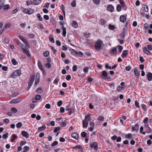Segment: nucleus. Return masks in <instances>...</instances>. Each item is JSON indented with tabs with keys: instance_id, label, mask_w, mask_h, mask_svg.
<instances>
[{
	"instance_id": "f257e3e1",
	"label": "nucleus",
	"mask_w": 152,
	"mask_h": 152,
	"mask_svg": "<svg viewBox=\"0 0 152 152\" xmlns=\"http://www.w3.org/2000/svg\"><path fill=\"white\" fill-rule=\"evenodd\" d=\"M102 42L100 40H97L95 45V48L97 50H99L102 47Z\"/></svg>"
},
{
	"instance_id": "f03ea898",
	"label": "nucleus",
	"mask_w": 152,
	"mask_h": 152,
	"mask_svg": "<svg viewBox=\"0 0 152 152\" xmlns=\"http://www.w3.org/2000/svg\"><path fill=\"white\" fill-rule=\"evenodd\" d=\"M98 144L96 142H90V147L91 148H94L95 151H97L98 149Z\"/></svg>"
},
{
	"instance_id": "7ed1b4c3",
	"label": "nucleus",
	"mask_w": 152,
	"mask_h": 152,
	"mask_svg": "<svg viewBox=\"0 0 152 152\" xmlns=\"http://www.w3.org/2000/svg\"><path fill=\"white\" fill-rule=\"evenodd\" d=\"M23 12L24 13L31 15L34 12V10L30 8L28 9L25 8L23 10Z\"/></svg>"
},
{
	"instance_id": "20e7f679",
	"label": "nucleus",
	"mask_w": 152,
	"mask_h": 152,
	"mask_svg": "<svg viewBox=\"0 0 152 152\" xmlns=\"http://www.w3.org/2000/svg\"><path fill=\"white\" fill-rule=\"evenodd\" d=\"M35 76L33 75L31 76L30 80L29 82L27 88L28 89H29L32 85L34 80Z\"/></svg>"
},
{
	"instance_id": "39448f33",
	"label": "nucleus",
	"mask_w": 152,
	"mask_h": 152,
	"mask_svg": "<svg viewBox=\"0 0 152 152\" xmlns=\"http://www.w3.org/2000/svg\"><path fill=\"white\" fill-rule=\"evenodd\" d=\"M21 101L19 99H12L10 102V104H16L19 102Z\"/></svg>"
},
{
	"instance_id": "423d86ee",
	"label": "nucleus",
	"mask_w": 152,
	"mask_h": 152,
	"mask_svg": "<svg viewBox=\"0 0 152 152\" xmlns=\"http://www.w3.org/2000/svg\"><path fill=\"white\" fill-rule=\"evenodd\" d=\"M107 72L105 71H103L102 72V74L100 75V76L104 78H106L108 79V77L107 76Z\"/></svg>"
},
{
	"instance_id": "0eeeda50",
	"label": "nucleus",
	"mask_w": 152,
	"mask_h": 152,
	"mask_svg": "<svg viewBox=\"0 0 152 152\" xmlns=\"http://www.w3.org/2000/svg\"><path fill=\"white\" fill-rule=\"evenodd\" d=\"M114 9V7L112 5H109L107 6V10L110 12H112Z\"/></svg>"
},
{
	"instance_id": "6e6552de",
	"label": "nucleus",
	"mask_w": 152,
	"mask_h": 152,
	"mask_svg": "<svg viewBox=\"0 0 152 152\" xmlns=\"http://www.w3.org/2000/svg\"><path fill=\"white\" fill-rule=\"evenodd\" d=\"M148 81H151L152 80V73L150 72H148L146 75Z\"/></svg>"
},
{
	"instance_id": "1a4fd4ad",
	"label": "nucleus",
	"mask_w": 152,
	"mask_h": 152,
	"mask_svg": "<svg viewBox=\"0 0 152 152\" xmlns=\"http://www.w3.org/2000/svg\"><path fill=\"white\" fill-rule=\"evenodd\" d=\"M22 50L28 56H31L29 53V50L28 49L26 50L24 48H22Z\"/></svg>"
},
{
	"instance_id": "9d476101",
	"label": "nucleus",
	"mask_w": 152,
	"mask_h": 152,
	"mask_svg": "<svg viewBox=\"0 0 152 152\" xmlns=\"http://www.w3.org/2000/svg\"><path fill=\"white\" fill-rule=\"evenodd\" d=\"M72 51L73 52L75 53H76V54L78 56L80 57H81L83 55V53L79 51L78 52H77L74 49H72Z\"/></svg>"
},
{
	"instance_id": "9b49d317",
	"label": "nucleus",
	"mask_w": 152,
	"mask_h": 152,
	"mask_svg": "<svg viewBox=\"0 0 152 152\" xmlns=\"http://www.w3.org/2000/svg\"><path fill=\"white\" fill-rule=\"evenodd\" d=\"M120 20L121 22L124 23L126 20V18L124 15H121L120 17Z\"/></svg>"
},
{
	"instance_id": "f8f14e48",
	"label": "nucleus",
	"mask_w": 152,
	"mask_h": 152,
	"mask_svg": "<svg viewBox=\"0 0 152 152\" xmlns=\"http://www.w3.org/2000/svg\"><path fill=\"white\" fill-rule=\"evenodd\" d=\"M21 134L23 136L26 138H28L29 137L28 133L25 131H23L21 132Z\"/></svg>"
},
{
	"instance_id": "ddd939ff",
	"label": "nucleus",
	"mask_w": 152,
	"mask_h": 152,
	"mask_svg": "<svg viewBox=\"0 0 152 152\" xmlns=\"http://www.w3.org/2000/svg\"><path fill=\"white\" fill-rule=\"evenodd\" d=\"M128 55V51L126 50H124L121 55V57L123 58L126 57Z\"/></svg>"
},
{
	"instance_id": "4468645a",
	"label": "nucleus",
	"mask_w": 152,
	"mask_h": 152,
	"mask_svg": "<svg viewBox=\"0 0 152 152\" xmlns=\"http://www.w3.org/2000/svg\"><path fill=\"white\" fill-rule=\"evenodd\" d=\"M134 74H135V75L136 76V77L137 78H138L139 77V72H138V71L137 70V68L136 67L134 68Z\"/></svg>"
},
{
	"instance_id": "2eb2a0df",
	"label": "nucleus",
	"mask_w": 152,
	"mask_h": 152,
	"mask_svg": "<svg viewBox=\"0 0 152 152\" xmlns=\"http://www.w3.org/2000/svg\"><path fill=\"white\" fill-rule=\"evenodd\" d=\"M83 122V127L84 128H86L88 124V121H85L84 120H83L82 121Z\"/></svg>"
},
{
	"instance_id": "dca6fc26",
	"label": "nucleus",
	"mask_w": 152,
	"mask_h": 152,
	"mask_svg": "<svg viewBox=\"0 0 152 152\" xmlns=\"http://www.w3.org/2000/svg\"><path fill=\"white\" fill-rule=\"evenodd\" d=\"M111 53L113 54H115L117 52V48H114L110 50Z\"/></svg>"
},
{
	"instance_id": "f3484780",
	"label": "nucleus",
	"mask_w": 152,
	"mask_h": 152,
	"mask_svg": "<svg viewBox=\"0 0 152 152\" xmlns=\"http://www.w3.org/2000/svg\"><path fill=\"white\" fill-rule=\"evenodd\" d=\"M143 51L144 53L147 55H150L151 54V52L148 50L146 47H144V48Z\"/></svg>"
},
{
	"instance_id": "a211bd4d",
	"label": "nucleus",
	"mask_w": 152,
	"mask_h": 152,
	"mask_svg": "<svg viewBox=\"0 0 152 152\" xmlns=\"http://www.w3.org/2000/svg\"><path fill=\"white\" fill-rule=\"evenodd\" d=\"M72 136L73 138L76 140L79 137L78 135L76 132L72 133Z\"/></svg>"
},
{
	"instance_id": "6ab92c4d",
	"label": "nucleus",
	"mask_w": 152,
	"mask_h": 152,
	"mask_svg": "<svg viewBox=\"0 0 152 152\" xmlns=\"http://www.w3.org/2000/svg\"><path fill=\"white\" fill-rule=\"evenodd\" d=\"M91 117L90 114H88L85 116V119L87 121H90L91 120Z\"/></svg>"
},
{
	"instance_id": "aec40b11",
	"label": "nucleus",
	"mask_w": 152,
	"mask_h": 152,
	"mask_svg": "<svg viewBox=\"0 0 152 152\" xmlns=\"http://www.w3.org/2000/svg\"><path fill=\"white\" fill-rule=\"evenodd\" d=\"M46 129V126L45 125L42 126L38 128L37 132H41L45 130Z\"/></svg>"
},
{
	"instance_id": "412c9836",
	"label": "nucleus",
	"mask_w": 152,
	"mask_h": 152,
	"mask_svg": "<svg viewBox=\"0 0 152 152\" xmlns=\"http://www.w3.org/2000/svg\"><path fill=\"white\" fill-rule=\"evenodd\" d=\"M18 137V136L15 134H13L12 135V138L11 140V142H13Z\"/></svg>"
},
{
	"instance_id": "4be33fe9",
	"label": "nucleus",
	"mask_w": 152,
	"mask_h": 152,
	"mask_svg": "<svg viewBox=\"0 0 152 152\" xmlns=\"http://www.w3.org/2000/svg\"><path fill=\"white\" fill-rule=\"evenodd\" d=\"M139 126L137 124H135L134 127L132 128V130L135 131H138L139 130Z\"/></svg>"
},
{
	"instance_id": "5701e85b",
	"label": "nucleus",
	"mask_w": 152,
	"mask_h": 152,
	"mask_svg": "<svg viewBox=\"0 0 152 152\" xmlns=\"http://www.w3.org/2000/svg\"><path fill=\"white\" fill-rule=\"evenodd\" d=\"M62 29L63 30L62 35L64 37H65L66 34V28L64 26H62Z\"/></svg>"
},
{
	"instance_id": "b1692460",
	"label": "nucleus",
	"mask_w": 152,
	"mask_h": 152,
	"mask_svg": "<svg viewBox=\"0 0 152 152\" xmlns=\"http://www.w3.org/2000/svg\"><path fill=\"white\" fill-rule=\"evenodd\" d=\"M125 137L126 138L131 139L133 138L132 134L131 133H129L126 135Z\"/></svg>"
},
{
	"instance_id": "393cba45",
	"label": "nucleus",
	"mask_w": 152,
	"mask_h": 152,
	"mask_svg": "<svg viewBox=\"0 0 152 152\" xmlns=\"http://www.w3.org/2000/svg\"><path fill=\"white\" fill-rule=\"evenodd\" d=\"M49 41H50L51 42L53 43L54 42V39L53 36L52 35H50L49 36Z\"/></svg>"
},
{
	"instance_id": "a878e982",
	"label": "nucleus",
	"mask_w": 152,
	"mask_h": 152,
	"mask_svg": "<svg viewBox=\"0 0 152 152\" xmlns=\"http://www.w3.org/2000/svg\"><path fill=\"white\" fill-rule=\"evenodd\" d=\"M72 26L74 28H76L78 26V24L75 21H72Z\"/></svg>"
},
{
	"instance_id": "bb28decb",
	"label": "nucleus",
	"mask_w": 152,
	"mask_h": 152,
	"mask_svg": "<svg viewBox=\"0 0 152 152\" xmlns=\"http://www.w3.org/2000/svg\"><path fill=\"white\" fill-rule=\"evenodd\" d=\"M106 23V21L104 19H101L100 21V23L102 25H104Z\"/></svg>"
},
{
	"instance_id": "cd10ccee",
	"label": "nucleus",
	"mask_w": 152,
	"mask_h": 152,
	"mask_svg": "<svg viewBox=\"0 0 152 152\" xmlns=\"http://www.w3.org/2000/svg\"><path fill=\"white\" fill-rule=\"evenodd\" d=\"M67 124V121L66 120H64L61 122V125L63 127H65L66 126Z\"/></svg>"
},
{
	"instance_id": "c85d7f7f",
	"label": "nucleus",
	"mask_w": 152,
	"mask_h": 152,
	"mask_svg": "<svg viewBox=\"0 0 152 152\" xmlns=\"http://www.w3.org/2000/svg\"><path fill=\"white\" fill-rule=\"evenodd\" d=\"M124 89V88L123 87L121 86H118L117 88V90L118 91H122Z\"/></svg>"
},
{
	"instance_id": "c756f323",
	"label": "nucleus",
	"mask_w": 152,
	"mask_h": 152,
	"mask_svg": "<svg viewBox=\"0 0 152 152\" xmlns=\"http://www.w3.org/2000/svg\"><path fill=\"white\" fill-rule=\"evenodd\" d=\"M19 39L22 40L23 42L24 43H25L26 41H27V40L26 39H25L23 37H22L21 36H19Z\"/></svg>"
},
{
	"instance_id": "7c9ffc66",
	"label": "nucleus",
	"mask_w": 152,
	"mask_h": 152,
	"mask_svg": "<svg viewBox=\"0 0 152 152\" xmlns=\"http://www.w3.org/2000/svg\"><path fill=\"white\" fill-rule=\"evenodd\" d=\"M143 6L144 8L145 11L146 12H148V6L144 4Z\"/></svg>"
},
{
	"instance_id": "2f4dec72",
	"label": "nucleus",
	"mask_w": 152,
	"mask_h": 152,
	"mask_svg": "<svg viewBox=\"0 0 152 152\" xmlns=\"http://www.w3.org/2000/svg\"><path fill=\"white\" fill-rule=\"evenodd\" d=\"M109 28L110 30H114L115 29V26L114 25H111L110 24L109 25Z\"/></svg>"
},
{
	"instance_id": "473e14b6",
	"label": "nucleus",
	"mask_w": 152,
	"mask_h": 152,
	"mask_svg": "<svg viewBox=\"0 0 152 152\" xmlns=\"http://www.w3.org/2000/svg\"><path fill=\"white\" fill-rule=\"evenodd\" d=\"M16 74L17 76H19L21 74V70L20 69H18L15 71Z\"/></svg>"
},
{
	"instance_id": "72a5a7b5",
	"label": "nucleus",
	"mask_w": 152,
	"mask_h": 152,
	"mask_svg": "<svg viewBox=\"0 0 152 152\" xmlns=\"http://www.w3.org/2000/svg\"><path fill=\"white\" fill-rule=\"evenodd\" d=\"M116 10L117 11L119 12L121 10V5L118 4L117 5Z\"/></svg>"
},
{
	"instance_id": "f704fd0d",
	"label": "nucleus",
	"mask_w": 152,
	"mask_h": 152,
	"mask_svg": "<svg viewBox=\"0 0 152 152\" xmlns=\"http://www.w3.org/2000/svg\"><path fill=\"white\" fill-rule=\"evenodd\" d=\"M82 148V146L81 145H77V146H76L75 147H74L72 148H74V149H75V150H77L78 148H79V149H81Z\"/></svg>"
},
{
	"instance_id": "c9c22d12",
	"label": "nucleus",
	"mask_w": 152,
	"mask_h": 152,
	"mask_svg": "<svg viewBox=\"0 0 152 152\" xmlns=\"http://www.w3.org/2000/svg\"><path fill=\"white\" fill-rule=\"evenodd\" d=\"M11 61L12 64L14 65H16L18 64L17 61L14 58L12 59Z\"/></svg>"
},
{
	"instance_id": "e433bc0d",
	"label": "nucleus",
	"mask_w": 152,
	"mask_h": 152,
	"mask_svg": "<svg viewBox=\"0 0 152 152\" xmlns=\"http://www.w3.org/2000/svg\"><path fill=\"white\" fill-rule=\"evenodd\" d=\"M37 17L39 20L40 21H42V18L41 17V16L40 13H38L37 15Z\"/></svg>"
},
{
	"instance_id": "4c0bfd02",
	"label": "nucleus",
	"mask_w": 152,
	"mask_h": 152,
	"mask_svg": "<svg viewBox=\"0 0 152 152\" xmlns=\"http://www.w3.org/2000/svg\"><path fill=\"white\" fill-rule=\"evenodd\" d=\"M86 133L84 132H82L81 134V136L82 137H85L86 136Z\"/></svg>"
},
{
	"instance_id": "58836bf2",
	"label": "nucleus",
	"mask_w": 152,
	"mask_h": 152,
	"mask_svg": "<svg viewBox=\"0 0 152 152\" xmlns=\"http://www.w3.org/2000/svg\"><path fill=\"white\" fill-rule=\"evenodd\" d=\"M22 126V124L20 122H18L16 124V127L17 128H19L21 127Z\"/></svg>"
},
{
	"instance_id": "ea45409f",
	"label": "nucleus",
	"mask_w": 152,
	"mask_h": 152,
	"mask_svg": "<svg viewBox=\"0 0 152 152\" xmlns=\"http://www.w3.org/2000/svg\"><path fill=\"white\" fill-rule=\"evenodd\" d=\"M36 91L37 93H41L42 92V88L40 87L39 88L37 89Z\"/></svg>"
},
{
	"instance_id": "a19ab883",
	"label": "nucleus",
	"mask_w": 152,
	"mask_h": 152,
	"mask_svg": "<svg viewBox=\"0 0 152 152\" xmlns=\"http://www.w3.org/2000/svg\"><path fill=\"white\" fill-rule=\"evenodd\" d=\"M93 2L96 4H99L100 2V0H93Z\"/></svg>"
},
{
	"instance_id": "79ce46f5",
	"label": "nucleus",
	"mask_w": 152,
	"mask_h": 152,
	"mask_svg": "<svg viewBox=\"0 0 152 152\" xmlns=\"http://www.w3.org/2000/svg\"><path fill=\"white\" fill-rule=\"evenodd\" d=\"M10 110L11 111L15 113H16L18 112L17 109L15 108H12Z\"/></svg>"
},
{
	"instance_id": "37998d69",
	"label": "nucleus",
	"mask_w": 152,
	"mask_h": 152,
	"mask_svg": "<svg viewBox=\"0 0 152 152\" xmlns=\"http://www.w3.org/2000/svg\"><path fill=\"white\" fill-rule=\"evenodd\" d=\"M27 5L28 6L29 5L32 4V3H35L32 1H26Z\"/></svg>"
},
{
	"instance_id": "c03bdc74",
	"label": "nucleus",
	"mask_w": 152,
	"mask_h": 152,
	"mask_svg": "<svg viewBox=\"0 0 152 152\" xmlns=\"http://www.w3.org/2000/svg\"><path fill=\"white\" fill-rule=\"evenodd\" d=\"M104 117L102 116H100L97 119L98 120L100 121H103L104 120Z\"/></svg>"
},
{
	"instance_id": "a18cd8bd",
	"label": "nucleus",
	"mask_w": 152,
	"mask_h": 152,
	"mask_svg": "<svg viewBox=\"0 0 152 152\" xmlns=\"http://www.w3.org/2000/svg\"><path fill=\"white\" fill-rule=\"evenodd\" d=\"M90 33H86L84 34V36L86 38H88L90 37Z\"/></svg>"
},
{
	"instance_id": "49530a36",
	"label": "nucleus",
	"mask_w": 152,
	"mask_h": 152,
	"mask_svg": "<svg viewBox=\"0 0 152 152\" xmlns=\"http://www.w3.org/2000/svg\"><path fill=\"white\" fill-rule=\"evenodd\" d=\"M41 97L40 95L37 94L36 96L35 99L36 100H39L41 99Z\"/></svg>"
},
{
	"instance_id": "de8ad7c7",
	"label": "nucleus",
	"mask_w": 152,
	"mask_h": 152,
	"mask_svg": "<svg viewBox=\"0 0 152 152\" xmlns=\"http://www.w3.org/2000/svg\"><path fill=\"white\" fill-rule=\"evenodd\" d=\"M77 67L76 65H74L72 67V70L74 72H76L77 71Z\"/></svg>"
},
{
	"instance_id": "09e8293b",
	"label": "nucleus",
	"mask_w": 152,
	"mask_h": 152,
	"mask_svg": "<svg viewBox=\"0 0 152 152\" xmlns=\"http://www.w3.org/2000/svg\"><path fill=\"white\" fill-rule=\"evenodd\" d=\"M60 129V127H56L54 130V132L55 133H56L58 131H59Z\"/></svg>"
},
{
	"instance_id": "8fccbe9b",
	"label": "nucleus",
	"mask_w": 152,
	"mask_h": 152,
	"mask_svg": "<svg viewBox=\"0 0 152 152\" xmlns=\"http://www.w3.org/2000/svg\"><path fill=\"white\" fill-rule=\"evenodd\" d=\"M123 49V48L122 47L121 45H119L118 46V51L120 53H121Z\"/></svg>"
},
{
	"instance_id": "3c124183",
	"label": "nucleus",
	"mask_w": 152,
	"mask_h": 152,
	"mask_svg": "<svg viewBox=\"0 0 152 152\" xmlns=\"http://www.w3.org/2000/svg\"><path fill=\"white\" fill-rule=\"evenodd\" d=\"M8 133H7L6 134H4L2 135V137L3 139H6L8 137Z\"/></svg>"
},
{
	"instance_id": "603ef678",
	"label": "nucleus",
	"mask_w": 152,
	"mask_h": 152,
	"mask_svg": "<svg viewBox=\"0 0 152 152\" xmlns=\"http://www.w3.org/2000/svg\"><path fill=\"white\" fill-rule=\"evenodd\" d=\"M62 104V102L61 100L57 102V104L58 106H61Z\"/></svg>"
},
{
	"instance_id": "864d4df0",
	"label": "nucleus",
	"mask_w": 152,
	"mask_h": 152,
	"mask_svg": "<svg viewBox=\"0 0 152 152\" xmlns=\"http://www.w3.org/2000/svg\"><path fill=\"white\" fill-rule=\"evenodd\" d=\"M147 132L148 133H150L152 131L151 129L149 126H148V128L147 129Z\"/></svg>"
},
{
	"instance_id": "5fc2aeb1",
	"label": "nucleus",
	"mask_w": 152,
	"mask_h": 152,
	"mask_svg": "<svg viewBox=\"0 0 152 152\" xmlns=\"http://www.w3.org/2000/svg\"><path fill=\"white\" fill-rule=\"evenodd\" d=\"M17 75L15 73V72H14L11 75V77L13 78H15V76H17Z\"/></svg>"
},
{
	"instance_id": "6e6d98bb",
	"label": "nucleus",
	"mask_w": 152,
	"mask_h": 152,
	"mask_svg": "<svg viewBox=\"0 0 152 152\" xmlns=\"http://www.w3.org/2000/svg\"><path fill=\"white\" fill-rule=\"evenodd\" d=\"M40 81V79L38 78H36L35 84L36 85H37L39 83Z\"/></svg>"
},
{
	"instance_id": "4d7b16f0",
	"label": "nucleus",
	"mask_w": 152,
	"mask_h": 152,
	"mask_svg": "<svg viewBox=\"0 0 152 152\" xmlns=\"http://www.w3.org/2000/svg\"><path fill=\"white\" fill-rule=\"evenodd\" d=\"M131 69V67L129 66H126L125 67V69L127 71H129Z\"/></svg>"
},
{
	"instance_id": "13d9d810",
	"label": "nucleus",
	"mask_w": 152,
	"mask_h": 152,
	"mask_svg": "<svg viewBox=\"0 0 152 152\" xmlns=\"http://www.w3.org/2000/svg\"><path fill=\"white\" fill-rule=\"evenodd\" d=\"M11 26V25L10 23H6L5 26V27L6 28H9Z\"/></svg>"
},
{
	"instance_id": "bf43d9fd",
	"label": "nucleus",
	"mask_w": 152,
	"mask_h": 152,
	"mask_svg": "<svg viewBox=\"0 0 152 152\" xmlns=\"http://www.w3.org/2000/svg\"><path fill=\"white\" fill-rule=\"evenodd\" d=\"M10 8L9 4H6L4 7V9L5 10H8Z\"/></svg>"
},
{
	"instance_id": "052dcab7",
	"label": "nucleus",
	"mask_w": 152,
	"mask_h": 152,
	"mask_svg": "<svg viewBox=\"0 0 152 152\" xmlns=\"http://www.w3.org/2000/svg\"><path fill=\"white\" fill-rule=\"evenodd\" d=\"M37 65L39 68L42 66V63H41L40 61H38Z\"/></svg>"
},
{
	"instance_id": "680f3d73",
	"label": "nucleus",
	"mask_w": 152,
	"mask_h": 152,
	"mask_svg": "<svg viewBox=\"0 0 152 152\" xmlns=\"http://www.w3.org/2000/svg\"><path fill=\"white\" fill-rule=\"evenodd\" d=\"M89 125L90 127H94V122L92 121H90L89 123Z\"/></svg>"
},
{
	"instance_id": "e2e57ef3",
	"label": "nucleus",
	"mask_w": 152,
	"mask_h": 152,
	"mask_svg": "<svg viewBox=\"0 0 152 152\" xmlns=\"http://www.w3.org/2000/svg\"><path fill=\"white\" fill-rule=\"evenodd\" d=\"M88 69L87 67H85L83 69V72L85 73H87L88 72Z\"/></svg>"
},
{
	"instance_id": "0e129e2a",
	"label": "nucleus",
	"mask_w": 152,
	"mask_h": 152,
	"mask_svg": "<svg viewBox=\"0 0 152 152\" xmlns=\"http://www.w3.org/2000/svg\"><path fill=\"white\" fill-rule=\"evenodd\" d=\"M58 144V142L57 141H55L51 145L52 146H54L56 145H57Z\"/></svg>"
},
{
	"instance_id": "69168bd1",
	"label": "nucleus",
	"mask_w": 152,
	"mask_h": 152,
	"mask_svg": "<svg viewBox=\"0 0 152 152\" xmlns=\"http://www.w3.org/2000/svg\"><path fill=\"white\" fill-rule=\"evenodd\" d=\"M147 47L149 50H152V45H147Z\"/></svg>"
},
{
	"instance_id": "338daca9",
	"label": "nucleus",
	"mask_w": 152,
	"mask_h": 152,
	"mask_svg": "<svg viewBox=\"0 0 152 152\" xmlns=\"http://www.w3.org/2000/svg\"><path fill=\"white\" fill-rule=\"evenodd\" d=\"M2 69L5 71H6L8 70V67L6 66H3L2 67Z\"/></svg>"
},
{
	"instance_id": "774afa93",
	"label": "nucleus",
	"mask_w": 152,
	"mask_h": 152,
	"mask_svg": "<svg viewBox=\"0 0 152 152\" xmlns=\"http://www.w3.org/2000/svg\"><path fill=\"white\" fill-rule=\"evenodd\" d=\"M120 3L122 5V6L124 7L125 6V4L124 3V1L123 0H120Z\"/></svg>"
}]
</instances>
